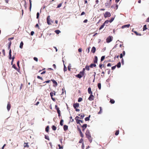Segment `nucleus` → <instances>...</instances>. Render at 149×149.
I'll list each match as a JSON object with an SVG mask.
<instances>
[{
	"mask_svg": "<svg viewBox=\"0 0 149 149\" xmlns=\"http://www.w3.org/2000/svg\"><path fill=\"white\" fill-rule=\"evenodd\" d=\"M86 137L88 138L89 141L91 143L92 141V138L91 137L90 133L89 130H87L86 133Z\"/></svg>",
	"mask_w": 149,
	"mask_h": 149,
	"instance_id": "1",
	"label": "nucleus"
},
{
	"mask_svg": "<svg viewBox=\"0 0 149 149\" xmlns=\"http://www.w3.org/2000/svg\"><path fill=\"white\" fill-rule=\"evenodd\" d=\"M73 106L74 109H75V111H79L80 110L79 109H77V108H78L79 107V104L77 103H74L73 104Z\"/></svg>",
	"mask_w": 149,
	"mask_h": 149,
	"instance_id": "2",
	"label": "nucleus"
},
{
	"mask_svg": "<svg viewBox=\"0 0 149 149\" xmlns=\"http://www.w3.org/2000/svg\"><path fill=\"white\" fill-rule=\"evenodd\" d=\"M113 37L112 36H109L106 39L107 42L108 43L110 42L112 40Z\"/></svg>",
	"mask_w": 149,
	"mask_h": 149,
	"instance_id": "3",
	"label": "nucleus"
},
{
	"mask_svg": "<svg viewBox=\"0 0 149 149\" xmlns=\"http://www.w3.org/2000/svg\"><path fill=\"white\" fill-rule=\"evenodd\" d=\"M104 16L105 18H107L108 17H110L111 15V14L110 12H106L104 15Z\"/></svg>",
	"mask_w": 149,
	"mask_h": 149,
	"instance_id": "4",
	"label": "nucleus"
},
{
	"mask_svg": "<svg viewBox=\"0 0 149 149\" xmlns=\"http://www.w3.org/2000/svg\"><path fill=\"white\" fill-rule=\"evenodd\" d=\"M47 23L48 25L51 24V19L50 18V16H47Z\"/></svg>",
	"mask_w": 149,
	"mask_h": 149,
	"instance_id": "5",
	"label": "nucleus"
},
{
	"mask_svg": "<svg viewBox=\"0 0 149 149\" xmlns=\"http://www.w3.org/2000/svg\"><path fill=\"white\" fill-rule=\"evenodd\" d=\"M55 108L57 110V113L58 114V116L60 117L61 116L60 114V111L59 110V108L58 107V106L57 105H55Z\"/></svg>",
	"mask_w": 149,
	"mask_h": 149,
	"instance_id": "6",
	"label": "nucleus"
},
{
	"mask_svg": "<svg viewBox=\"0 0 149 149\" xmlns=\"http://www.w3.org/2000/svg\"><path fill=\"white\" fill-rule=\"evenodd\" d=\"M83 75L84 74L82 73V72H80L78 74L76 75V77L80 79Z\"/></svg>",
	"mask_w": 149,
	"mask_h": 149,
	"instance_id": "7",
	"label": "nucleus"
},
{
	"mask_svg": "<svg viewBox=\"0 0 149 149\" xmlns=\"http://www.w3.org/2000/svg\"><path fill=\"white\" fill-rule=\"evenodd\" d=\"M94 96L92 94H91L90 95V96L88 98V99L90 101H92L94 100Z\"/></svg>",
	"mask_w": 149,
	"mask_h": 149,
	"instance_id": "8",
	"label": "nucleus"
},
{
	"mask_svg": "<svg viewBox=\"0 0 149 149\" xmlns=\"http://www.w3.org/2000/svg\"><path fill=\"white\" fill-rule=\"evenodd\" d=\"M80 118L78 116H76L75 118V119L76 121V122L77 124H80V120L78 119Z\"/></svg>",
	"mask_w": 149,
	"mask_h": 149,
	"instance_id": "9",
	"label": "nucleus"
},
{
	"mask_svg": "<svg viewBox=\"0 0 149 149\" xmlns=\"http://www.w3.org/2000/svg\"><path fill=\"white\" fill-rule=\"evenodd\" d=\"M111 3L106 2L105 3V6L106 8H109L111 4Z\"/></svg>",
	"mask_w": 149,
	"mask_h": 149,
	"instance_id": "10",
	"label": "nucleus"
},
{
	"mask_svg": "<svg viewBox=\"0 0 149 149\" xmlns=\"http://www.w3.org/2000/svg\"><path fill=\"white\" fill-rule=\"evenodd\" d=\"M11 108V104L10 102H8V103L7 108L8 110V111H9Z\"/></svg>",
	"mask_w": 149,
	"mask_h": 149,
	"instance_id": "11",
	"label": "nucleus"
},
{
	"mask_svg": "<svg viewBox=\"0 0 149 149\" xmlns=\"http://www.w3.org/2000/svg\"><path fill=\"white\" fill-rule=\"evenodd\" d=\"M81 127L82 128V130L83 131H84L85 129L86 128L87 126V125L86 124H84L83 125L81 126Z\"/></svg>",
	"mask_w": 149,
	"mask_h": 149,
	"instance_id": "12",
	"label": "nucleus"
},
{
	"mask_svg": "<svg viewBox=\"0 0 149 149\" xmlns=\"http://www.w3.org/2000/svg\"><path fill=\"white\" fill-rule=\"evenodd\" d=\"M51 81H52L53 83V84H55V85L54 86H54L56 87V86H57V85H58L57 83V82L56 81H55V80H54L53 79H52L51 80Z\"/></svg>",
	"mask_w": 149,
	"mask_h": 149,
	"instance_id": "13",
	"label": "nucleus"
},
{
	"mask_svg": "<svg viewBox=\"0 0 149 149\" xmlns=\"http://www.w3.org/2000/svg\"><path fill=\"white\" fill-rule=\"evenodd\" d=\"M97 56H95L94 57V59L93 60V62L94 63H97Z\"/></svg>",
	"mask_w": 149,
	"mask_h": 149,
	"instance_id": "14",
	"label": "nucleus"
},
{
	"mask_svg": "<svg viewBox=\"0 0 149 149\" xmlns=\"http://www.w3.org/2000/svg\"><path fill=\"white\" fill-rule=\"evenodd\" d=\"M130 26V24H128L127 25H124L121 28L122 29H124L125 28H129Z\"/></svg>",
	"mask_w": 149,
	"mask_h": 149,
	"instance_id": "15",
	"label": "nucleus"
},
{
	"mask_svg": "<svg viewBox=\"0 0 149 149\" xmlns=\"http://www.w3.org/2000/svg\"><path fill=\"white\" fill-rule=\"evenodd\" d=\"M132 31H133L136 34V36H141V33L137 32V31H133V29L132 30Z\"/></svg>",
	"mask_w": 149,
	"mask_h": 149,
	"instance_id": "16",
	"label": "nucleus"
},
{
	"mask_svg": "<svg viewBox=\"0 0 149 149\" xmlns=\"http://www.w3.org/2000/svg\"><path fill=\"white\" fill-rule=\"evenodd\" d=\"M68 126L66 125H65L63 126V129L65 131H66L68 130Z\"/></svg>",
	"mask_w": 149,
	"mask_h": 149,
	"instance_id": "17",
	"label": "nucleus"
},
{
	"mask_svg": "<svg viewBox=\"0 0 149 149\" xmlns=\"http://www.w3.org/2000/svg\"><path fill=\"white\" fill-rule=\"evenodd\" d=\"M88 92L89 94H92V92L91 91V88L90 87H89L88 88Z\"/></svg>",
	"mask_w": 149,
	"mask_h": 149,
	"instance_id": "18",
	"label": "nucleus"
},
{
	"mask_svg": "<svg viewBox=\"0 0 149 149\" xmlns=\"http://www.w3.org/2000/svg\"><path fill=\"white\" fill-rule=\"evenodd\" d=\"M96 51V48L95 47H93L92 48L91 52L93 53H94Z\"/></svg>",
	"mask_w": 149,
	"mask_h": 149,
	"instance_id": "19",
	"label": "nucleus"
},
{
	"mask_svg": "<svg viewBox=\"0 0 149 149\" xmlns=\"http://www.w3.org/2000/svg\"><path fill=\"white\" fill-rule=\"evenodd\" d=\"M96 65L95 64H91V65H90V67L91 68H93V67H96Z\"/></svg>",
	"mask_w": 149,
	"mask_h": 149,
	"instance_id": "20",
	"label": "nucleus"
},
{
	"mask_svg": "<svg viewBox=\"0 0 149 149\" xmlns=\"http://www.w3.org/2000/svg\"><path fill=\"white\" fill-rule=\"evenodd\" d=\"M28 143H24V147L29 148V146L28 145Z\"/></svg>",
	"mask_w": 149,
	"mask_h": 149,
	"instance_id": "21",
	"label": "nucleus"
},
{
	"mask_svg": "<svg viewBox=\"0 0 149 149\" xmlns=\"http://www.w3.org/2000/svg\"><path fill=\"white\" fill-rule=\"evenodd\" d=\"M23 45V43L22 41L20 43L19 47L21 49L22 48Z\"/></svg>",
	"mask_w": 149,
	"mask_h": 149,
	"instance_id": "22",
	"label": "nucleus"
},
{
	"mask_svg": "<svg viewBox=\"0 0 149 149\" xmlns=\"http://www.w3.org/2000/svg\"><path fill=\"white\" fill-rule=\"evenodd\" d=\"M78 115L80 116L81 118H81V119L83 118L84 116V114H79Z\"/></svg>",
	"mask_w": 149,
	"mask_h": 149,
	"instance_id": "23",
	"label": "nucleus"
},
{
	"mask_svg": "<svg viewBox=\"0 0 149 149\" xmlns=\"http://www.w3.org/2000/svg\"><path fill=\"white\" fill-rule=\"evenodd\" d=\"M91 116V115H89L88 117H86L85 119V120L86 121H87L89 120V118Z\"/></svg>",
	"mask_w": 149,
	"mask_h": 149,
	"instance_id": "24",
	"label": "nucleus"
},
{
	"mask_svg": "<svg viewBox=\"0 0 149 149\" xmlns=\"http://www.w3.org/2000/svg\"><path fill=\"white\" fill-rule=\"evenodd\" d=\"M49 126H47L45 128V131L47 132H48L49 131Z\"/></svg>",
	"mask_w": 149,
	"mask_h": 149,
	"instance_id": "25",
	"label": "nucleus"
},
{
	"mask_svg": "<svg viewBox=\"0 0 149 149\" xmlns=\"http://www.w3.org/2000/svg\"><path fill=\"white\" fill-rule=\"evenodd\" d=\"M109 22V21L108 20H106L104 23H103L104 24V25H106L107 26V24Z\"/></svg>",
	"mask_w": 149,
	"mask_h": 149,
	"instance_id": "26",
	"label": "nucleus"
},
{
	"mask_svg": "<svg viewBox=\"0 0 149 149\" xmlns=\"http://www.w3.org/2000/svg\"><path fill=\"white\" fill-rule=\"evenodd\" d=\"M89 67H90V66H89L88 65H86L85 66V69H86V70H87L88 71H89L90 70Z\"/></svg>",
	"mask_w": 149,
	"mask_h": 149,
	"instance_id": "27",
	"label": "nucleus"
},
{
	"mask_svg": "<svg viewBox=\"0 0 149 149\" xmlns=\"http://www.w3.org/2000/svg\"><path fill=\"white\" fill-rule=\"evenodd\" d=\"M147 29V26L146 25H144L143 28V31H144L145 30H146Z\"/></svg>",
	"mask_w": 149,
	"mask_h": 149,
	"instance_id": "28",
	"label": "nucleus"
},
{
	"mask_svg": "<svg viewBox=\"0 0 149 149\" xmlns=\"http://www.w3.org/2000/svg\"><path fill=\"white\" fill-rule=\"evenodd\" d=\"M116 65L118 68H120L121 66V63L120 62H118Z\"/></svg>",
	"mask_w": 149,
	"mask_h": 149,
	"instance_id": "29",
	"label": "nucleus"
},
{
	"mask_svg": "<svg viewBox=\"0 0 149 149\" xmlns=\"http://www.w3.org/2000/svg\"><path fill=\"white\" fill-rule=\"evenodd\" d=\"M52 128L53 130L55 131L56 130V127L55 125H53L52 127Z\"/></svg>",
	"mask_w": 149,
	"mask_h": 149,
	"instance_id": "30",
	"label": "nucleus"
},
{
	"mask_svg": "<svg viewBox=\"0 0 149 149\" xmlns=\"http://www.w3.org/2000/svg\"><path fill=\"white\" fill-rule=\"evenodd\" d=\"M55 32L57 34H59L61 32L59 30H56L55 31Z\"/></svg>",
	"mask_w": 149,
	"mask_h": 149,
	"instance_id": "31",
	"label": "nucleus"
},
{
	"mask_svg": "<svg viewBox=\"0 0 149 149\" xmlns=\"http://www.w3.org/2000/svg\"><path fill=\"white\" fill-rule=\"evenodd\" d=\"M29 3H30V7H29V9L30 10H31V0H29Z\"/></svg>",
	"mask_w": 149,
	"mask_h": 149,
	"instance_id": "32",
	"label": "nucleus"
},
{
	"mask_svg": "<svg viewBox=\"0 0 149 149\" xmlns=\"http://www.w3.org/2000/svg\"><path fill=\"white\" fill-rule=\"evenodd\" d=\"M54 95H55V92L54 93H53L52 92L50 93V95L51 97H53V96Z\"/></svg>",
	"mask_w": 149,
	"mask_h": 149,
	"instance_id": "33",
	"label": "nucleus"
},
{
	"mask_svg": "<svg viewBox=\"0 0 149 149\" xmlns=\"http://www.w3.org/2000/svg\"><path fill=\"white\" fill-rule=\"evenodd\" d=\"M110 102L111 104H114L115 102V101L113 99H111Z\"/></svg>",
	"mask_w": 149,
	"mask_h": 149,
	"instance_id": "34",
	"label": "nucleus"
},
{
	"mask_svg": "<svg viewBox=\"0 0 149 149\" xmlns=\"http://www.w3.org/2000/svg\"><path fill=\"white\" fill-rule=\"evenodd\" d=\"M71 68V65L70 64H69V65H68V70L69 71H70V69Z\"/></svg>",
	"mask_w": 149,
	"mask_h": 149,
	"instance_id": "35",
	"label": "nucleus"
},
{
	"mask_svg": "<svg viewBox=\"0 0 149 149\" xmlns=\"http://www.w3.org/2000/svg\"><path fill=\"white\" fill-rule=\"evenodd\" d=\"M105 56H102L101 58V61H103L104 59L105 58Z\"/></svg>",
	"mask_w": 149,
	"mask_h": 149,
	"instance_id": "36",
	"label": "nucleus"
},
{
	"mask_svg": "<svg viewBox=\"0 0 149 149\" xmlns=\"http://www.w3.org/2000/svg\"><path fill=\"white\" fill-rule=\"evenodd\" d=\"M119 46L120 47L122 48V49H123L124 47L123 46V44H120V45Z\"/></svg>",
	"mask_w": 149,
	"mask_h": 149,
	"instance_id": "37",
	"label": "nucleus"
},
{
	"mask_svg": "<svg viewBox=\"0 0 149 149\" xmlns=\"http://www.w3.org/2000/svg\"><path fill=\"white\" fill-rule=\"evenodd\" d=\"M104 26V24H103L99 28V30H101L102 29Z\"/></svg>",
	"mask_w": 149,
	"mask_h": 149,
	"instance_id": "38",
	"label": "nucleus"
},
{
	"mask_svg": "<svg viewBox=\"0 0 149 149\" xmlns=\"http://www.w3.org/2000/svg\"><path fill=\"white\" fill-rule=\"evenodd\" d=\"M98 87L99 89H100L101 88V84L100 83H98Z\"/></svg>",
	"mask_w": 149,
	"mask_h": 149,
	"instance_id": "39",
	"label": "nucleus"
},
{
	"mask_svg": "<svg viewBox=\"0 0 149 149\" xmlns=\"http://www.w3.org/2000/svg\"><path fill=\"white\" fill-rule=\"evenodd\" d=\"M100 110L99 112L98 113V114H100L102 112V109L101 107H100Z\"/></svg>",
	"mask_w": 149,
	"mask_h": 149,
	"instance_id": "40",
	"label": "nucleus"
},
{
	"mask_svg": "<svg viewBox=\"0 0 149 149\" xmlns=\"http://www.w3.org/2000/svg\"><path fill=\"white\" fill-rule=\"evenodd\" d=\"M63 120H61L60 122V125L61 126H63Z\"/></svg>",
	"mask_w": 149,
	"mask_h": 149,
	"instance_id": "41",
	"label": "nucleus"
},
{
	"mask_svg": "<svg viewBox=\"0 0 149 149\" xmlns=\"http://www.w3.org/2000/svg\"><path fill=\"white\" fill-rule=\"evenodd\" d=\"M114 18L113 17L109 21V22L110 23H111L114 19Z\"/></svg>",
	"mask_w": 149,
	"mask_h": 149,
	"instance_id": "42",
	"label": "nucleus"
},
{
	"mask_svg": "<svg viewBox=\"0 0 149 149\" xmlns=\"http://www.w3.org/2000/svg\"><path fill=\"white\" fill-rule=\"evenodd\" d=\"M83 142V139L82 138H81L79 141V143H82Z\"/></svg>",
	"mask_w": 149,
	"mask_h": 149,
	"instance_id": "43",
	"label": "nucleus"
},
{
	"mask_svg": "<svg viewBox=\"0 0 149 149\" xmlns=\"http://www.w3.org/2000/svg\"><path fill=\"white\" fill-rule=\"evenodd\" d=\"M63 70L64 72L66 71L67 70V68L65 65H64Z\"/></svg>",
	"mask_w": 149,
	"mask_h": 149,
	"instance_id": "44",
	"label": "nucleus"
},
{
	"mask_svg": "<svg viewBox=\"0 0 149 149\" xmlns=\"http://www.w3.org/2000/svg\"><path fill=\"white\" fill-rule=\"evenodd\" d=\"M58 146L59 147V149H63V146H61V145L60 144H58Z\"/></svg>",
	"mask_w": 149,
	"mask_h": 149,
	"instance_id": "45",
	"label": "nucleus"
},
{
	"mask_svg": "<svg viewBox=\"0 0 149 149\" xmlns=\"http://www.w3.org/2000/svg\"><path fill=\"white\" fill-rule=\"evenodd\" d=\"M119 133V131L118 130H117L116 131L115 134L116 135H117Z\"/></svg>",
	"mask_w": 149,
	"mask_h": 149,
	"instance_id": "46",
	"label": "nucleus"
},
{
	"mask_svg": "<svg viewBox=\"0 0 149 149\" xmlns=\"http://www.w3.org/2000/svg\"><path fill=\"white\" fill-rule=\"evenodd\" d=\"M37 78L38 79H40V80H42L43 79V78H42V77H40V76H37Z\"/></svg>",
	"mask_w": 149,
	"mask_h": 149,
	"instance_id": "47",
	"label": "nucleus"
},
{
	"mask_svg": "<svg viewBox=\"0 0 149 149\" xmlns=\"http://www.w3.org/2000/svg\"><path fill=\"white\" fill-rule=\"evenodd\" d=\"M62 5V3H60L58 5V6H57V8H59Z\"/></svg>",
	"mask_w": 149,
	"mask_h": 149,
	"instance_id": "48",
	"label": "nucleus"
},
{
	"mask_svg": "<svg viewBox=\"0 0 149 149\" xmlns=\"http://www.w3.org/2000/svg\"><path fill=\"white\" fill-rule=\"evenodd\" d=\"M65 92V90L64 88H63L62 89V95H63L64 93Z\"/></svg>",
	"mask_w": 149,
	"mask_h": 149,
	"instance_id": "49",
	"label": "nucleus"
},
{
	"mask_svg": "<svg viewBox=\"0 0 149 149\" xmlns=\"http://www.w3.org/2000/svg\"><path fill=\"white\" fill-rule=\"evenodd\" d=\"M82 98L81 97H79L78 99V102H81V101H82Z\"/></svg>",
	"mask_w": 149,
	"mask_h": 149,
	"instance_id": "50",
	"label": "nucleus"
},
{
	"mask_svg": "<svg viewBox=\"0 0 149 149\" xmlns=\"http://www.w3.org/2000/svg\"><path fill=\"white\" fill-rule=\"evenodd\" d=\"M45 138L46 139H47L48 140H49V138L48 136H47L46 135H45Z\"/></svg>",
	"mask_w": 149,
	"mask_h": 149,
	"instance_id": "51",
	"label": "nucleus"
},
{
	"mask_svg": "<svg viewBox=\"0 0 149 149\" xmlns=\"http://www.w3.org/2000/svg\"><path fill=\"white\" fill-rule=\"evenodd\" d=\"M79 133H80V136L82 138H83L84 137V135H83V133H82V132H79Z\"/></svg>",
	"mask_w": 149,
	"mask_h": 149,
	"instance_id": "52",
	"label": "nucleus"
},
{
	"mask_svg": "<svg viewBox=\"0 0 149 149\" xmlns=\"http://www.w3.org/2000/svg\"><path fill=\"white\" fill-rule=\"evenodd\" d=\"M81 148L82 149H84V143H83L82 144Z\"/></svg>",
	"mask_w": 149,
	"mask_h": 149,
	"instance_id": "53",
	"label": "nucleus"
},
{
	"mask_svg": "<svg viewBox=\"0 0 149 149\" xmlns=\"http://www.w3.org/2000/svg\"><path fill=\"white\" fill-rule=\"evenodd\" d=\"M37 18L38 19L39 16V13L38 12L37 13Z\"/></svg>",
	"mask_w": 149,
	"mask_h": 149,
	"instance_id": "54",
	"label": "nucleus"
},
{
	"mask_svg": "<svg viewBox=\"0 0 149 149\" xmlns=\"http://www.w3.org/2000/svg\"><path fill=\"white\" fill-rule=\"evenodd\" d=\"M116 65L114 66H113L111 67V69L112 70H114V69H115V68H116Z\"/></svg>",
	"mask_w": 149,
	"mask_h": 149,
	"instance_id": "55",
	"label": "nucleus"
},
{
	"mask_svg": "<svg viewBox=\"0 0 149 149\" xmlns=\"http://www.w3.org/2000/svg\"><path fill=\"white\" fill-rule=\"evenodd\" d=\"M2 52L3 53V55L4 56H5V51L4 49H3L2 51Z\"/></svg>",
	"mask_w": 149,
	"mask_h": 149,
	"instance_id": "56",
	"label": "nucleus"
},
{
	"mask_svg": "<svg viewBox=\"0 0 149 149\" xmlns=\"http://www.w3.org/2000/svg\"><path fill=\"white\" fill-rule=\"evenodd\" d=\"M33 59L35 61H36V62H37L38 61V59L36 57H34L33 58Z\"/></svg>",
	"mask_w": 149,
	"mask_h": 149,
	"instance_id": "57",
	"label": "nucleus"
},
{
	"mask_svg": "<svg viewBox=\"0 0 149 149\" xmlns=\"http://www.w3.org/2000/svg\"><path fill=\"white\" fill-rule=\"evenodd\" d=\"M85 70V68H84L83 69V70L82 71H81V72H82V73L84 74V72Z\"/></svg>",
	"mask_w": 149,
	"mask_h": 149,
	"instance_id": "58",
	"label": "nucleus"
},
{
	"mask_svg": "<svg viewBox=\"0 0 149 149\" xmlns=\"http://www.w3.org/2000/svg\"><path fill=\"white\" fill-rule=\"evenodd\" d=\"M70 119L72 120H71V122H73V121H74V119H72V116H70Z\"/></svg>",
	"mask_w": 149,
	"mask_h": 149,
	"instance_id": "59",
	"label": "nucleus"
},
{
	"mask_svg": "<svg viewBox=\"0 0 149 149\" xmlns=\"http://www.w3.org/2000/svg\"><path fill=\"white\" fill-rule=\"evenodd\" d=\"M78 51L79 52H82V49L81 48H79Z\"/></svg>",
	"mask_w": 149,
	"mask_h": 149,
	"instance_id": "60",
	"label": "nucleus"
},
{
	"mask_svg": "<svg viewBox=\"0 0 149 149\" xmlns=\"http://www.w3.org/2000/svg\"><path fill=\"white\" fill-rule=\"evenodd\" d=\"M51 81V80H47V81H45V82H44V83H49Z\"/></svg>",
	"mask_w": 149,
	"mask_h": 149,
	"instance_id": "61",
	"label": "nucleus"
},
{
	"mask_svg": "<svg viewBox=\"0 0 149 149\" xmlns=\"http://www.w3.org/2000/svg\"><path fill=\"white\" fill-rule=\"evenodd\" d=\"M35 27H38V29H40V28H39L38 24H36V25L35 26Z\"/></svg>",
	"mask_w": 149,
	"mask_h": 149,
	"instance_id": "62",
	"label": "nucleus"
},
{
	"mask_svg": "<svg viewBox=\"0 0 149 149\" xmlns=\"http://www.w3.org/2000/svg\"><path fill=\"white\" fill-rule=\"evenodd\" d=\"M102 65H103L102 64H100V65H99V67L101 69L102 68Z\"/></svg>",
	"mask_w": 149,
	"mask_h": 149,
	"instance_id": "63",
	"label": "nucleus"
},
{
	"mask_svg": "<svg viewBox=\"0 0 149 149\" xmlns=\"http://www.w3.org/2000/svg\"><path fill=\"white\" fill-rule=\"evenodd\" d=\"M34 32L33 31H32L31 32V36H33L34 34Z\"/></svg>",
	"mask_w": 149,
	"mask_h": 149,
	"instance_id": "64",
	"label": "nucleus"
}]
</instances>
